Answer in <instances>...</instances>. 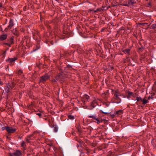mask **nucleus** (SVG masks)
<instances>
[{"label":"nucleus","instance_id":"nucleus-1","mask_svg":"<svg viewBox=\"0 0 156 156\" xmlns=\"http://www.w3.org/2000/svg\"><path fill=\"white\" fill-rule=\"evenodd\" d=\"M63 79V73L58 74L55 78L52 80L51 81L54 83H57L58 82H60L62 81Z\"/></svg>","mask_w":156,"mask_h":156},{"label":"nucleus","instance_id":"nucleus-2","mask_svg":"<svg viewBox=\"0 0 156 156\" xmlns=\"http://www.w3.org/2000/svg\"><path fill=\"white\" fill-rule=\"evenodd\" d=\"M88 117L91 118L97 121V122L98 124H99L100 123L102 122V120L101 119L97 117L96 115L95 114H94L91 115H89L88 116Z\"/></svg>","mask_w":156,"mask_h":156},{"label":"nucleus","instance_id":"nucleus-3","mask_svg":"<svg viewBox=\"0 0 156 156\" xmlns=\"http://www.w3.org/2000/svg\"><path fill=\"white\" fill-rule=\"evenodd\" d=\"M50 78V76L47 74H46L45 75L41 77L40 80V82H44Z\"/></svg>","mask_w":156,"mask_h":156},{"label":"nucleus","instance_id":"nucleus-4","mask_svg":"<svg viewBox=\"0 0 156 156\" xmlns=\"http://www.w3.org/2000/svg\"><path fill=\"white\" fill-rule=\"evenodd\" d=\"M12 83H9L5 88V91L6 92H10L12 88Z\"/></svg>","mask_w":156,"mask_h":156},{"label":"nucleus","instance_id":"nucleus-5","mask_svg":"<svg viewBox=\"0 0 156 156\" xmlns=\"http://www.w3.org/2000/svg\"><path fill=\"white\" fill-rule=\"evenodd\" d=\"M10 156H21L22 154L20 151L17 150L14 153H10Z\"/></svg>","mask_w":156,"mask_h":156},{"label":"nucleus","instance_id":"nucleus-6","mask_svg":"<svg viewBox=\"0 0 156 156\" xmlns=\"http://www.w3.org/2000/svg\"><path fill=\"white\" fill-rule=\"evenodd\" d=\"M16 130L15 128H13L11 127L8 126L7 127V131L8 133H12L14 132Z\"/></svg>","mask_w":156,"mask_h":156},{"label":"nucleus","instance_id":"nucleus-7","mask_svg":"<svg viewBox=\"0 0 156 156\" xmlns=\"http://www.w3.org/2000/svg\"><path fill=\"white\" fill-rule=\"evenodd\" d=\"M97 105V104L96 100L94 101L89 106L88 109H92L96 106Z\"/></svg>","mask_w":156,"mask_h":156},{"label":"nucleus","instance_id":"nucleus-8","mask_svg":"<svg viewBox=\"0 0 156 156\" xmlns=\"http://www.w3.org/2000/svg\"><path fill=\"white\" fill-rule=\"evenodd\" d=\"M14 25L13 20L12 19H10L8 27V28L9 29H11Z\"/></svg>","mask_w":156,"mask_h":156},{"label":"nucleus","instance_id":"nucleus-9","mask_svg":"<svg viewBox=\"0 0 156 156\" xmlns=\"http://www.w3.org/2000/svg\"><path fill=\"white\" fill-rule=\"evenodd\" d=\"M16 60L17 58H9L8 59H7L6 61L7 62H8L10 63H11L13 62H14Z\"/></svg>","mask_w":156,"mask_h":156},{"label":"nucleus","instance_id":"nucleus-10","mask_svg":"<svg viewBox=\"0 0 156 156\" xmlns=\"http://www.w3.org/2000/svg\"><path fill=\"white\" fill-rule=\"evenodd\" d=\"M130 51V49L127 48V49H126L125 50H123L122 51L124 53L129 55V54Z\"/></svg>","mask_w":156,"mask_h":156},{"label":"nucleus","instance_id":"nucleus-11","mask_svg":"<svg viewBox=\"0 0 156 156\" xmlns=\"http://www.w3.org/2000/svg\"><path fill=\"white\" fill-rule=\"evenodd\" d=\"M134 3V2L131 1H129L128 3L127 4L125 5L128 6H130V5H133Z\"/></svg>","mask_w":156,"mask_h":156},{"label":"nucleus","instance_id":"nucleus-12","mask_svg":"<svg viewBox=\"0 0 156 156\" xmlns=\"http://www.w3.org/2000/svg\"><path fill=\"white\" fill-rule=\"evenodd\" d=\"M7 35L6 34L2 35L0 37V39L1 40H4L6 38Z\"/></svg>","mask_w":156,"mask_h":156},{"label":"nucleus","instance_id":"nucleus-13","mask_svg":"<svg viewBox=\"0 0 156 156\" xmlns=\"http://www.w3.org/2000/svg\"><path fill=\"white\" fill-rule=\"evenodd\" d=\"M120 95L119 94H114V97L115 99L116 100H118V99H119L120 100V101L119 102H117V103H119L121 102V100L120 98H119L118 97V96H120Z\"/></svg>","mask_w":156,"mask_h":156},{"label":"nucleus","instance_id":"nucleus-14","mask_svg":"<svg viewBox=\"0 0 156 156\" xmlns=\"http://www.w3.org/2000/svg\"><path fill=\"white\" fill-rule=\"evenodd\" d=\"M141 101H142L143 104H144V105H145L146 104L147 102H148V101L145 98H143V99H142Z\"/></svg>","mask_w":156,"mask_h":156},{"label":"nucleus","instance_id":"nucleus-15","mask_svg":"<svg viewBox=\"0 0 156 156\" xmlns=\"http://www.w3.org/2000/svg\"><path fill=\"white\" fill-rule=\"evenodd\" d=\"M128 95L129 96H132L133 97H134V94L132 92L128 91Z\"/></svg>","mask_w":156,"mask_h":156},{"label":"nucleus","instance_id":"nucleus-16","mask_svg":"<svg viewBox=\"0 0 156 156\" xmlns=\"http://www.w3.org/2000/svg\"><path fill=\"white\" fill-rule=\"evenodd\" d=\"M58 128L57 126H55L54 128V131L55 132H56L58 131Z\"/></svg>","mask_w":156,"mask_h":156},{"label":"nucleus","instance_id":"nucleus-17","mask_svg":"<svg viewBox=\"0 0 156 156\" xmlns=\"http://www.w3.org/2000/svg\"><path fill=\"white\" fill-rule=\"evenodd\" d=\"M122 111L121 110H119L118 111H117L116 112V114H120L122 113Z\"/></svg>","mask_w":156,"mask_h":156},{"label":"nucleus","instance_id":"nucleus-18","mask_svg":"<svg viewBox=\"0 0 156 156\" xmlns=\"http://www.w3.org/2000/svg\"><path fill=\"white\" fill-rule=\"evenodd\" d=\"M151 28L154 29L156 28V24H153L151 26Z\"/></svg>","mask_w":156,"mask_h":156},{"label":"nucleus","instance_id":"nucleus-19","mask_svg":"<svg viewBox=\"0 0 156 156\" xmlns=\"http://www.w3.org/2000/svg\"><path fill=\"white\" fill-rule=\"evenodd\" d=\"M68 117L70 119H74V117L73 115H69L68 116Z\"/></svg>","mask_w":156,"mask_h":156},{"label":"nucleus","instance_id":"nucleus-20","mask_svg":"<svg viewBox=\"0 0 156 156\" xmlns=\"http://www.w3.org/2000/svg\"><path fill=\"white\" fill-rule=\"evenodd\" d=\"M141 100H142V98H141V97H136V100L137 101H139L140 100H141Z\"/></svg>","mask_w":156,"mask_h":156},{"label":"nucleus","instance_id":"nucleus-21","mask_svg":"<svg viewBox=\"0 0 156 156\" xmlns=\"http://www.w3.org/2000/svg\"><path fill=\"white\" fill-rule=\"evenodd\" d=\"M84 98H86L87 100H88L89 98V97L88 95L85 94L84 95Z\"/></svg>","mask_w":156,"mask_h":156},{"label":"nucleus","instance_id":"nucleus-22","mask_svg":"<svg viewBox=\"0 0 156 156\" xmlns=\"http://www.w3.org/2000/svg\"><path fill=\"white\" fill-rule=\"evenodd\" d=\"M25 143L24 141H23V142L21 144V146L22 147H25Z\"/></svg>","mask_w":156,"mask_h":156},{"label":"nucleus","instance_id":"nucleus-23","mask_svg":"<svg viewBox=\"0 0 156 156\" xmlns=\"http://www.w3.org/2000/svg\"><path fill=\"white\" fill-rule=\"evenodd\" d=\"M114 94H119V91L117 90L115 91V93Z\"/></svg>","mask_w":156,"mask_h":156},{"label":"nucleus","instance_id":"nucleus-24","mask_svg":"<svg viewBox=\"0 0 156 156\" xmlns=\"http://www.w3.org/2000/svg\"><path fill=\"white\" fill-rule=\"evenodd\" d=\"M34 133H33V134H32L31 135H30L29 136V137L30 138V139H32V138H31V137H32L33 136H34Z\"/></svg>","mask_w":156,"mask_h":156},{"label":"nucleus","instance_id":"nucleus-25","mask_svg":"<svg viewBox=\"0 0 156 156\" xmlns=\"http://www.w3.org/2000/svg\"><path fill=\"white\" fill-rule=\"evenodd\" d=\"M8 127V126H5L2 127V130H3L5 129H6L7 130V127Z\"/></svg>","mask_w":156,"mask_h":156},{"label":"nucleus","instance_id":"nucleus-26","mask_svg":"<svg viewBox=\"0 0 156 156\" xmlns=\"http://www.w3.org/2000/svg\"><path fill=\"white\" fill-rule=\"evenodd\" d=\"M37 115H38L40 117L41 115V114L40 113H37Z\"/></svg>","mask_w":156,"mask_h":156},{"label":"nucleus","instance_id":"nucleus-27","mask_svg":"<svg viewBox=\"0 0 156 156\" xmlns=\"http://www.w3.org/2000/svg\"><path fill=\"white\" fill-rule=\"evenodd\" d=\"M148 24V23H142L141 24L142 25H144L145 24Z\"/></svg>","mask_w":156,"mask_h":156},{"label":"nucleus","instance_id":"nucleus-28","mask_svg":"<svg viewBox=\"0 0 156 156\" xmlns=\"http://www.w3.org/2000/svg\"><path fill=\"white\" fill-rule=\"evenodd\" d=\"M102 112L103 113H104L105 114H108V112Z\"/></svg>","mask_w":156,"mask_h":156},{"label":"nucleus","instance_id":"nucleus-29","mask_svg":"<svg viewBox=\"0 0 156 156\" xmlns=\"http://www.w3.org/2000/svg\"><path fill=\"white\" fill-rule=\"evenodd\" d=\"M2 4L0 3V7H2Z\"/></svg>","mask_w":156,"mask_h":156},{"label":"nucleus","instance_id":"nucleus-30","mask_svg":"<svg viewBox=\"0 0 156 156\" xmlns=\"http://www.w3.org/2000/svg\"><path fill=\"white\" fill-rule=\"evenodd\" d=\"M19 72H20V73H22V71L21 70H19Z\"/></svg>","mask_w":156,"mask_h":156},{"label":"nucleus","instance_id":"nucleus-31","mask_svg":"<svg viewBox=\"0 0 156 156\" xmlns=\"http://www.w3.org/2000/svg\"><path fill=\"white\" fill-rule=\"evenodd\" d=\"M97 12V10H95V11H94L95 12Z\"/></svg>","mask_w":156,"mask_h":156},{"label":"nucleus","instance_id":"nucleus-32","mask_svg":"<svg viewBox=\"0 0 156 156\" xmlns=\"http://www.w3.org/2000/svg\"><path fill=\"white\" fill-rule=\"evenodd\" d=\"M150 99V97H149L148 98V99L149 100Z\"/></svg>","mask_w":156,"mask_h":156},{"label":"nucleus","instance_id":"nucleus-33","mask_svg":"<svg viewBox=\"0 0 156 156\" xmlns=\"http://www.w3.org/2000/svg\"><path fill=\"white\" fill-rule=\"evenodd\" d=\"M5 52L3 53V54H5Z\"/></svg>","mask_w":156,"mask_h":156},{"label":"nucleus","instance_id":"nucleus-34","mask_svg":"<svg viewBox=\"0 0 156 156\" xmlns=\"http://www.w3.org/2000/svg\"><path fill=\"white\" fill-rule=\"evenodd\" d=\"M27 142L29 141V140H27Z\"/></svg>","mask_w":156,"mask_h":156},{"label":"nucleus","instance_id":"nucleus-35","mask_svg":"<svg viewBox=\"0 0 156 156\" xmlns=\"http://www.w3.org/2000/svg\"><path fill=\"white\" fill-rule=\"evenodd\" d=\"M7 28H5V30H7Z\"/></svg>","mask_w":156,"mask_h":156},{"label":"nucleus","instance_id":"nucleus-36","mask_svg":"<svg viewBox=\"0 0 156 156\" xmlns=\"http://www.w3.org/2000/svg\"><path fill=\"white\" fill-rule=\"evenodd\" d=\"M150 24H149V25H148V26H150Z\"/></svg>","mask_w":156,"mask_h":156}]
</instances>
